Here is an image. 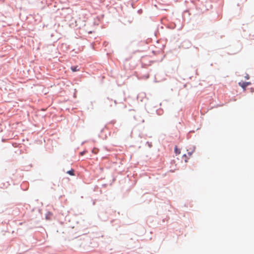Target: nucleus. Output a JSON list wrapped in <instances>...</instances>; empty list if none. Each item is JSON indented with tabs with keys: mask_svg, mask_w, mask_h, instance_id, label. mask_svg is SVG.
<instances>
[{
	"mask_svg": "<svg viewBox=\"0 0 254 254\" xmlns=\"http://www.w3.org/2000/svg\"><path fill=\"white\" fill-rule=\"evenodd\" d=\"M67 173L69 174L71 176H73L74 174V170L73 169H71L68 171L67 172Z\"/></svg>",
	"mask_w": 254,
	"mask_h": 254,
	"instance_id": "nucleus-5",
	"label": "nucleus"
},
{
	"mask_svg": "<svg viewBox=\"0 0 254 254\" xmlns=\"http://www.w3.org/2000/svg\"><path fill=\"white\" fill-rule=\"evenodd\" d=\"M189 156H190L191 153H189Z\"/></svg>",
	"mask_w": 254,
	"mask_h": 254,
	"instance_id": "nucleus-8",
	"label": "nucleus"
},
{
	"mask_svg": "<svg viewBox=\"0 0 254 254\" xmlns=\"http://www.w3.org/2000/svg\"><path fill=\"white\" fill-rule=\"evenodd\" d=\"M71 69L73 72L77 71L79 70V69L77 68V66H71Z\"/></svg>",
	"mask_w": 254,
	"mask_h": 254,
	"instance_id": "nucleus-3",
	"label": "nucleus"
},
{
	"mask_svg": "<svg viewBox=\"0 0 254 254\" xmlns=\"http://www.w3.org/2000/svg\"><path fill=\"white\" fill-rule=\"evenodd\" d=\"M245 78L247 79H249V76L248 74H247L246 76H245Z\"/></svg>",
	"mask_w": 254,
	"mask_h": 254,
	"instance_id": "nucleus-6",
	"label": "nucleus"
},
{
	"mask_svg": "<svg viewBox=\"0 0 254 254\" xmlns=\"http://www.w3.org/2000/svg\"><path fill=\"white\" fill-rule=\"evenodd\" d=\"M251 84L250 82H240L239 83V86H240L244 91L246 90V87Z\"/></svg>",
	"mask_w": 254,
	"mask_h": 254,
	"instance_id": "nucleus-1",
	"label": "nucleus"
},
{
	"mask_svg": "<svg viewBox=\"0 0 254 254\" xmlns=\"http://www.w3.org/2000/svg\"><path fill=\"white\" fill-rule=\"evenodd\" d=\"M84 152H85L84 151L81 152L80 153L81 155H83L84 154Z\"/></svg>",
	"mask_w": 254,
	"mask_h": 254,
	"instance_id": "nucleus-7",
	"label": "nucleus"
},
{
	"mask_svg": "<svg viewBox=\"0 0 254 254\" xmlns=\"http://www.w3.org/2000/svg\"><path fill=\"white\" fill-rule=\"evenodd\" d=\"M182 159H183L185 162H187L188 160L189 159V157L187 156L186 154H184L182 156Z\"/></svg>",
	"mask_w": 254,
	"mask_h": 254,
	"instance_id": "nucleus-2",
	"label": "nucleus"
},
{
	"mask_svg": "<svg viewBox=\"0 0 254 254\" xmlns=\"http://www.w3.org/2000/svg\"><path fill=\"white\" fill-rule=\"evenodd\" d=\"M175 152L176 155H179L181 153V151L176 146L175 148Z\"/></svg>",
	"mask_w": 254,
	"mask_h": 254,
	"instance_id": "nucleus-4",
	"label": "nucleus"
}]
</instances>
